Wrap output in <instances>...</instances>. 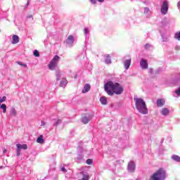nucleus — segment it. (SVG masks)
<instances>
[{"instance_id":"1","label":"nucleus","mask_w":180,"mask_h":180,"mask_svg":"<svg viewBox=\"0 0 180 180\" xmlns=\"http://www.w3.org/2000/svg\"><path fill=\"white\" fill-rule=\"evenodd\" d=\"M104 90L109 95V96H113L115 95H122L123 94V87L119 83H113V82H108L104 85Z\"/></svg>"},{"instance_id":"2","label":"nucleus","mask_w":180,"mask_h":180,"mask_svg":"<svg viewBox=\"0 0 180 180\" xmlns=\"http://www.w3.org/2000/svg\"><path fill=\"white\" fill-rule=\"evenodd\" d=\"M135 106L139 113L142 115H147L148 113V109L147 108V105H146V101L141 98H134Z\"/></svg>"},{"instance_id":"3","label":"nucleus","mask_w":180,"mask_h":180,"mask_svg":"<svg viewBox=\"0 0 180 180\" xmlns=\"http://www.w3.org/2000/svg\"><path fill=\"white\" fill-rule=\"evenodd\" d=\"M165 178H167V172L164 168H160L150 176L149 180H165Z\"/></svg>"},{"instance_id":"4","label":"nucleus","mask_w":180,"mask_h":180,"mask_svg":"<svg viewBox=\"0 0 180 180\" xmlns=\"http://www.w3.org/2000/svg\"><path fill=\"white\" fill-rule=\"evenodd\" d=\"M58 61H60V56L58 55H56L51 60L49 65V68L51 69V70H54L56 67H57V64H58Z\"/></svg>"},{"instance_id":"5","label":"nucleus","mask_w":180,"mask_h":180,"mask_svg":"<svg viewBox=\"0 0 180 180\" xmlns=\"http://www.w3.org/2000/svg\"><path fill=\"white\" fill-rule=\"evenodd\" d=\"M169 8V4L168 3V1H165L162 3V5L161 6V13H162V15H167V13H168V9Z\"/></svg>"},{"instance_id":"6","label":"nucleus","mask_w":180,"mask_h":180,"mask_svg":"<svg viewBox=\"0 0 180 180\" xmlns=\"http://www.w3.org/2000/svg\"><path fill=\"white\" fill-rule=\"evenodd\" d=\"M140 65L142 70H147V68H148V63H147V60L144 59L141 60Z\"/></svg>"},{"instance_id":"7","label":"nucleus","mask_w":180,"mask_h":180,"mask_svg":"<svg viewBox=\"0 0 180 180\" xmlns=\"http://www.w3.org/2000/svg\"><path fill=\"white\" fill-rule=\"evenodd\" d=\"M136 169V164L134 162H129L128 164V170L133 172Z\"/></svg>"},{"instance_id":"8","label":"nucleus","mask_w":180,"mask_h":180,"mask_svg":"<svg viewBox=\"0 0 180 180\" xmlns=\"http://www.w3.org/2000/svg\"><path fill=\"white\" fill-rule=\"evenodd\" d=\"M89 91H91V85L89 84H86L84 85L82 92V94H86V92H89Z\"/></svg>"},{"instance_id":"9","label":"nucleus","mask_w":180,"mask_h":180,"mask_svg":"<svg viewBox=\"0 0 180 180\" xmlns=\"http://www.w3.org/2000/svg\"><path fill=\"white\" fill-rule=\"evenodd\" d=\"M131 64V58L126 60L124 62V68L126 70H129Z\"/></svg>"},{"instance_id":"10","label":"nucleus","mask_w":180,"mask_h":180,"mask_svg":"<svg viewBox=\"0 0 180 180\" xmlns=\"http://www.w3.org/2000/svg\"><path fill=\"white\" fill-rule=\"evenodd\" d=\"M17 148L18 150H27V144H17Z\"/></svg>"},{"instance_id":"11","label":"nucleus","mask_w":180,"mask_h":180,"mask_svg":"<svg viewBox=\"0 0 180 180\" xmlns=\"http://www.w3.org/2000/svg\"><path fill=\"white\" fill-rule=\"evenodd\" d=\"M20 40V39L19 38V36H18V35H13V41H12L13 44H18V42Z\"/></svg>"},{"instance_id":"12","label":"nucleus","mask_w":180,"mask_h":180,"mask_svg":"<svg viewBox=\"0 0 180 180\" xmlns=\"http://www.w3.org/2000/svg\"><path fill=\"white\" fill-rule=\"evenodd\" d=\"M157 103V106H158V108H162V106H164V103H165V101L162 99H158L156 102Z\"/></svg>"},{"instance_id":"13","label":"nucleus","mask_w":180,"mask_h":180,"mask_svg":"<svg viewBox=\"0 0 180 180\" xmlns=\"http://www.w3.org/2000/svg\"><path fill=\"white\" fill-rule=\"evenodd\" d=\"M37 143H39V144L44 143V139H43V135H41L37 138Z\"/></svg>"},{"instance_id":"14","label":"nucleus","mask_w":180,"mask_h":180,"mask_svg":"<svg viewBox=\"0 0 180 180\" xmlns=\"http://www.w3.org/2000/svg\"><path fill=\"white\" fill-rule=\"evenodd\" d=\"M100 102L102 105H106V103H108V99L106 97L103 96L100 98Z\"/></svg>"},{"instance_id":"15","label":"nucleus","mask_w":180,"mask_h":180,"mask_svg":"<svg viewBox=\"0 0 180 180\" xmlns=\"http://www.w3.org/2000/svg\"><path fill=\"white\" fill-rule=\"evenodd\" d=\"M161 113L164 116H167V115H169V110H168L167 108H162Z\"/></svg>"},{"instance_id":"16","label":"nucleus","mask_w":180,"mask_h":180,"mask_svg":"<svg viewBox=\"0 0 180 180\" xmlns=\"http://www.w3.org/2000/svg\"><path fill=\"white\" fill-rule=\"evenodd\" d=\"M68 43L69 44H72L74 43V37L72 35H69L68 37Z\"/></svg>"},{"instance_id":"17","label":"nucleus","mask_w":180,"mask_h":180,"mask_svg":"<svg viewBox=\"0 0 180 180\" xmlns=\"http://www.w3.org/2000/svg\"><path fill=\"white\" fill-rule=\"evenodd\" d=\"M172 158L174 160V161H176V162H180V157L176 155H174L173 156H172Z\"/></svg>"},{"instance_id":"18","label":"nucleus","mask_w":180,"mask_h":180,"mask_svg":"<svg viewBox=\"0 0 180 180\" xmlns=\"http://www.w3.org/2000/svg\"><path fill=\"white\" fill-rule=\"evenodd\" d=\"M82 123H84V124H86V123H88V122H89V119H88V117L84 116V117H82Z\"/></svg>"},{"instance_id":"19","label":"nucleus","mask_w":180,"mask_h":180,"mask_svg":"<svg viewBox=\"0 0 180 180\" xmlns=\"http://www.w3.org/2000/svg\"><path fill=\"white\" fill-rule=\"evenodd\" d=\"M105 63H106V64L112 63V60H110V56L107 55L106 58H105Z\"/></svg>"},{"instance_id":"20","label":"nucleus","mask_w":180,"mask_h":180,"mask_svg":"<svg viewBox=\"0 0 180 180\" xmlns=\"http://www.w3.org/2000/svg\"><path fill=\"white\" fill-rule=\"evenodd\" d=\"M68 84L67 79H63L60 82L61 86H65Z\"/></svg>"},{"instance_id":"21","label":"nucleus","mask_w":180,"mask_h":180,"mask_svg":"<svg viewBox=\"0 0 180 180\" xmlns=\"http://www.w3.org/2000/svg\"><path fill=\"white\" fill-rule=\"evenodd\" d=\"M0 108L3 109V113H6V104L1 105Z\"/></svg>"},{"instance_id":"22","label":"nucleus","mask_w":180,"mask_h":180,"mask_svg":"<svg viewBox=\"0 0 180 180\" xmlns=\"http://www.w3.org/2000/svg\"><path fill=\"white\" fill-rule=\"evenodd\" d=\"M174 39H176L179 41H180V31L175 33Z\"/></svg>"},{"instance_id":"23","label":"nucleus","mask_w":180,"mask_h":180,"mask_svg":"<svg viewBox=\"0 0 180 180\" xmlns=\"http://www.w3.org/2000/svg\"><path fill=\"white\" fill-rule=\"evenodd\" d=\"M79 180H89V174H83V177Z\"/></svg>"},{"instance_id":"24","label":"nucleus","mask_w":180,"mask_h":180,"mask_svg":"<svg viewBox=\"0 0 180 180\" xmlns=\"http://www.w3.org/2000/svg\"><path fill=\"white\" fill-rule=\"evenodd\" d=\"M34 56L35 57H40V53H39V51L34 50Z\"/></svg>"},{"instance_id":"25","label":"nucleus","mask_w":180,"mask_h":180,"mask_svg":"<svg viewBox=\"0 0 180 180\" xmlns=\"http://www.w3.org/2000/svg\"><path fill=\"white\" fill-rule=\"evenodd\" d=\"M86 162L87 165H92V162H93L92 159H87Z\"/></svg>"},{"instance_id":"26","label":"nucleus","mask_w":180,"mask_h":180,"mask_svg":"<svg viewBox=\"0 0 180 180\" xmlns=\"http://www.w3.org/2000/svg\"><path fill=\"white\" fill-rule=\"evenodd\" d=\"M150 8H145V9H144V13L145 14H148V13H150Z\"/></svg>"},{"instance_id":"27","label":"nucleus","mask_w":180,"mask_h":180,"mask_svg":"<svg viewBox=\"0 0 180 180\" xmlns=\"http://www.w3.org/2000/svg\"><path fill=\"white\" fill-rule=\"evenodd\" d=\"M6 101V96H4L1 98H0V103H2V102H5Z\"/></svg>"},{"instance_id":"28","label":"nucleus","mask_w":180,"mask_h":180,"mask_svg":"<svg viewBox=\"0 0 180 180\" xmlns=\"http://www.w3.org/2000/svg\"><path fill=\"white\" fill-rule=\"evenodd\" d=\"M18 64L21 65V67H27V64H22L21 62H18Z\"/></svg>"},{"instance_id":"29","label":"nucleus","mask_w":180,"mask_h":180,"mask_svg":"<svg viewBox=\"0 0 180 180\" xmlns=\"http://www.w3.org/2000/svg\"><path fill=\"white\" fill-rule=\"evenodd\" d=\"M150 45L149 44H146L145 45V49H146V50H148V49H150Z\"/></svg>"},{"instance_id":"30","label":"nucleus","mask_w":180,"mask_h":180,"mask_svg":"<svg viewBox=\"0 0 180 180\" xmlns=\"http://www.w3.org/2000/svg\"><path fill=\"white\" fill-rule=\"evenodd\" d=\"M84 32L86 34H88V33H89V30H88V28H84Z\"/></svg>"},{"instance_id":"31","label":"nucleus","mask_w":180,"mask_h":180,"mask_svg":"<svg viewBox=\"0 0 180 180\" xmlns=\"http://www.w3.org/2000/svg\"><path fill=\"white\" fill-rule=\"evenodd\" d=\"M61 122V120H58L57 122L55 123V126H58V124Z\"/></svg>"},{"instance_id":"32","label":"nucleus","mask_w":180,"mask_h":180,"mask_svg":"<svg viewBox=\"0 0 180 180\" xmlns=\"http://www.w3.org/2000/svg\"><path fill=\"white\" fill-rule=\"evenodd\" d=\"M17 155L19 157L20 155V149L17 148Z\"/></svg>"},{"instance_id":"33","label":"nucleus","mask_w":180,"mask_h":180,"mask_svg":"<svg viewBox=\"0 0 180 180\" xmlns=\"http://www.w3.org/2000/svg\"><path fill=\"white\" fill-rule=\"evenodd\" d=\"M12 115H13V116H16V110H12Z\"/></svg>"},{"instance_id":"34","label":"nucleus","mask_w":180,"mask_h":180,"mask_svg":"<svg viewBox=\"0 0 180 180\" xmlns=\"http://www.w3.org/2000/svg\"><path fill=\"white\" fill-rule=\"evenodd\" d=\"M61 171L63 172H67V169H65V167H62L61 168Z\"/></svg>"},{"instance_id":"35","label":"nucleus","mask_w":180,"mask_h":180,"mask_svg":"<svg viewBox=\"0 0 180 180\" xmlns=\"http://www.w3.org/2000/svg\"><path fill=\"white\" fill-rule=\"evenodd\" d=\"M90 2H91V4H94V5H95L96 4V0H90Z\"/></svg>"},{"instance_id":"36","label":"nucleus","mask_w":180,"mask_h":180,"mask_svg":"<svg viewBox=\"0 0 180 180\" xmlns=\"http://www.w3.org/2000/svg\"><path fill=\"white\" fill-rule=\"evenodd\" d=\"M98 2H104L105 0H97Z\"/></svg>"},{"instance_id":"37","label":"nucleus","mask_w":180,"mask_h":180,"mask_svg":"<svg viewBox=\"0 0 180 180\" xmlns=\"http://www.w3.org/2000/svg\"><path fill=\"white\" fill-rule=\"evenodd\" d=\"M28 18H33V15H30L28 16Z\"/></svg>"},{"instance_id":"38","label":"nucleus","mask_w":180,"mask_h":180,"mask_svg":"<svg viewBox=\"0 0 180 180\" xmlns=\"http://www.w3.org/2000/svg\"><path fill=\"white\" fill-rule=\"evenodd\" d=\"M6 151H7V150L5 149V150L3 151V153H6Z\"/></svg>"},{"instance_id":"39","label":"nucleus","mask_w":180,"mask_h":180,"mask_svg":"<svg viewBox=\"0 0 180 180\" xmlns=\"http://www.w3.org/2000/svg\"><path fill=\"white\" fill-rule=\"evenodd\" d=\"M2 168V167H0V169Z\"/></svg>"}]
</instances>
